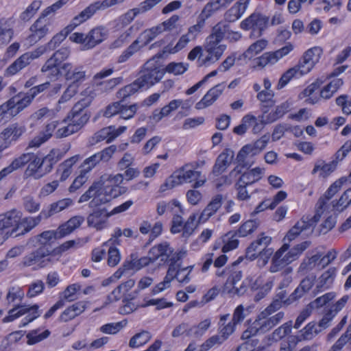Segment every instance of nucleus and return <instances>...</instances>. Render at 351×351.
Returning <instances> with one entry per match:
<instances>
[{
    "mask_svg": "<svg viewBox=\"0 0 351 351\" xmlns=\"http://www.w3.org/2000/svg\"><path fill=\"white\" fill-rule=\"evenodd\" d=\"M268 22V17L259 13H253L243 21L240 26L241 28L245 30L252 29L253 33L256 34L257 36H260L267 27Z\"/></svg>",
    "mask_w": 351,
    "mask_h": 351,
    "instance_id": "nucleus-13",
    "label": "nucleus"
},
{
    "mask_svg": "<svg viewBox=\"0 0 351 351\" xmlns=\"http://www.w3.org/2000/svg\"><path fill=\"white\" fill-rule=\"evenodd\" d=\"M225 88L223 83L218 84L210 88L203 98L196 104L195 108L198 110L206 108L212 105L221 95Z\"/></svg>",
    "mask_w": 351,
    "mask_h": 351,
    "instance_id": "nucleus-22",
    "label": "nucleus"
},
{
    "mask_svg": "<svg viewBox=\"0 0 351 351\" xmlns=\"http://www.w3.org/2000/svg\"><path fill=\"white\" fill-rule=\"evenodd\" d=\"M106 8L103 1H95L75 16V21L78 22L77 20H79V21L82 23L93 16L97 10H104Z\"/></svg>",
    "mask_w": 351,
    "mask_h": 351,
    "instance_id": "nucleus-34",
    "label": "nucleus"
},
{
    "mask_svg": "<svg viewBox=\"0 0 351 351\" xmlns=\"http://www.w3.org/2000/svg\"><path fill=\"white\" fill-rule=\"evenodd\" d=\"M237 264V263H234L231 269H229L228 277L224 285V290L228 293L241 295L246 291L247 287L243 285V282H241L242 278L241 271L234 269Z\"/></svg>",
    "mask_w": 351,
    "mask_h": 351,
    "instance_id": "nucleus-10",
    "label": "nucleus"
},
{
    "mask_svg": "<svg viewBox=\"0 0 351 351\" xmlns=\"http://www.w3.org/2000/svg\"><path fill=\"white\" fill-rule=\"evenodd\" d=\"M152 338V335L149 332L143 330L134 335L130 340L129 346L131 348H137L145 344Z\"/></svg>",
    "mask_w": 351,
    "mask_h": 351,
    "instance_id": "nucleus-56",
    "label": "nucleus"
},
{
    "mask_svg": "<svg viewBox=\"0 0 351 351\" xmlns=\"http://www.w3.org/2000/svg\"><path fill=\"white\" fill-rule=\"evenodd\" d=\"M25 129L17 123H13L8 125L0 133V141L1 140H9L16 142L20 136L25 132Z\"/></svg>",
    "mask_w": 351,
    "mask_h": 351,
    "instance_id": "nucleus-32",
    "label": "nucleus"
},
{
    "mask_svg": "<svg viewBox=\"0 0 351 351\" xmlns=\"http://www.w3.org/2000/svg\"><path fill=\"white\" fill-rule=\"evenodd\" d=\"M341 78H335L328 84L324 86L320 92V97L324 99L331 98L337 90L343 85Z\"/></svg>",
    "mask_w": 351,
    "mask_h": 351,
    "instance_id": "nucleus-41",
    "label": "nucleus"
},
{
    "mask_svg": "<svg viewBox=\"0 0 351 351\" xmlns=\"http://www.w3.org/2000/svg\"><path fill=\"white\" fill-rule=\"evenodd\" d=\"M25 314H27V315L25 317L26 321L23 324V326H25L27 323L33 321L40 315L38 313V306L37 304H34L32 306L26 305L17 306L9 311L8 315L5 317L3 320L4 322H12L14 319Z\"/></svg>",
    "mask_w": 351,
    "mask_h": 351,
    "instance_id": "nucleus-14",
    "label": "nucleus"
},
{
    "mask_svg": "<svg viewBox=\"0 0 351 351\" xmlns=\"http://www.w3.org/2000/svg\"><path fill=\"white\" fill-rule=\"evenodd\" d=\"M66 38V37L60 32L56 34L53 38L45 45L37 47L38 53L42 56L45 53L54 50Z\"/></svg>",
    "mask_w": 351,
    "mask_h": 351,
    "instance_id": "nucleus-42",
    "label": "nucleus"
},
{
    "mask_svg": "<svg viewBox=\"0 0 351 351\" xmlns=\"http://www.w3.org/2000/svg\"><path fill=\"white\" fill-rule=\"evenodd\" d=\"M236 325L231 321L223 326H219V335H215L219 338L218 341L221 344L235 331Z\"/></svg>",
    "mask_w": 351,
    "mask_h": 351,
    "instance_id": "nucleus-60",
    "label": "nucleus"
},
{
    "mask_svg": "<svg viewBox=\"0 0 351 351\" xmlns=\"http://www.w3.org/2000/svg\"><path fill=\"white\" fill-rule=\"evenodd\" d=\"M92 209V213L87 217L88 226L97 230H102L106 227L108 217L111 216L110 213H108L105 208H100V206Z\"/></svg>",
    "mask_w": 351,
    "mask_h": 351,
    "instance_id": "nucleus-16",
    "label": "nucleus"
},
{
    "mask_svg": "<svg viewBox=\"0 0 351 351\" xmlns=\"http://www.w3.org/2000/svg\"><path fill=\"white\" fill-rule=\"evenodd\" d=\"M125 126H120L116 128L114 125L104 128L95 132L88 140V144L90 146L106 140V143H109L121 135L126 130Z\"/></svg>",
    "mask_w": 351,
    "mask_h": 351,
    "instance_id": "nucleus-12",
    "label": "nucleus"
},
{
    "mask_svg": "<svg viewBox=\"0 0 351 351\" xmlns=\"http://www.w3.org/2000/svg\"><path fill=\"white\" fill-rule=\"evenodd\" d=\"M261 152L253 143L244 145L239 152L236 160L237 165L229 173L228 176H223V183L226 184H231V178L237 177L241 173L242 169H249L254 163L252 158Z\"/></svg>",
    "mask_w": 351,
    "mask_h": 351,
    "instance_id": "nucleus-5",
    "label": "nucleus"
},
{
    "mask_svg": "<svg viewBox=\"0 0 351 351\" xmlns=\"http://www.w3.org/2000/svg\"><path fill=\"white\" fill-rule=\"evenodd\" d=\"M90 116L87 113L82 114H69L66 119L69 120L70 123L79 131L88 121Z\"/></svg>",
    "mask_w": 351,
    "mask_h": 351,
    "instance_id": "nucleus-53",
    "label": "nucleus"
},
{
    "mask_svg": "<svg viewBox=\"0 0 351 351\" xmlns=\"http://www.w3.org/2000/svg\"><path fill=\"white\" fill-rule=\"evenodd\" d=\"M274 96L271 90H263L258 93L257 99L262 103V109L265 113L267 112V108L274 105Z\"/></svg>",
    "mask_w": 351,
    "mask_h": 351,
    "instance_id": "nucleus-51",
    "label": "nucleus"
},
{
    "mask_svg": "<svg viewBox=\"0 0 351 351\" xmlns=\"http://www.w3.org/2000/svg\"><path fill=\"white\" fill-rule=\"evenodd\" d=\"M186 167L187 165L182 167L169 176L165 182L161 185V191H164L182 184L184 182L190 183L193 181H195L193 185V188L202 186L204 184L205 180H199L201 172L191 169L188 170Z\"/></svg>",
    "mask_w": 351,
    "mask_h": 351,
    "instance_id": "nucleus-6",
    "label": "nucleus"
},
{
    "mask_svg": "<svg viewBox=\"0 0 351 351\" xmlns=\"http://www.w3.org/2000/svg\"><path fill=\"white\" fill-rule=\"evenodd\" d=\"M267 46V41L265 40H259L252 44L248 49L243 53L245 58L251 59L258 53L262 51Z\"/></svg>",
    "mask_w": 351,
    "mask_h": 351,
    "instance_id": "nucleus-57",
    "label": "nucleus"
},
{
    "mask_svg": "<svg viewBox=\"0 0 351 351\" xmlns=\"http://www.w3.org/2000/svg\"><path fill=\"white\" fill-rule=\"evenodd\" d=\"M261 282V279L258 278L252 285V289H258V292L254 295V300L256 302L265 298V295L271 291L273 286V282L271 281H267L259 288Z\"/></svg>",
    "mask_w": 351,
    "mask_h": 351,
    "instance_id": "nucleus-49",
    "label": "nucleus"
},
{
    "mask_svg": "<svg viewBox=\"0 0 351 351\" xmlns=\"http://www.w3.org/2000/svg\"><path fill=\"white\" fill-rule=\"evenodd\" d=\"M256 117L252 115H245L241 121V123L233 129V132L238 135L244 134L251 124L255 123Z\"/></svg>",
    "mask_w": 351,
    "mask_h": 351,
    "instance_id": "nucleus-63",
    "label": "nucleus"
},
{
    "mask_svg": "<svg viewBox=\"0 0 351 351\" xmlns=\"http://www.w3.org/2000/svg\"><path fill=\"white\" fill-rule=\"evenodd\" d=\"M52 31V21L41 13L39 18L30 26V34L27 37V40L31 45L35 44Z\"/></svg>",
    "mask_w": 351,
    "mask_h": 351,
    "instance_id": "nucleus-8",
    "label": "nucleus"
},
{
    "mask_svg": "<svg viewBox=\"0 0 351 351\" xmlns=\"http://www.w3.org/2000/svg\"><path fill=\"white\" fill-rule=\"evenodd\" d=\"M315 50L317 49H310L307 50L297 65L288 69L282 75L277 85L278 89L282 88L292 78L299 77L306 74L313 69L315 63L313 60Z\"/></svg>",
    "mask_w": 351,
    "mask_h": 351,
    "instance_id": "nucleus-4",
    "label": "nucleus"
},
{
    "mask_svg": "<svg viewBox=\"0 0 351 351\" xmlns=\"http://www.w3.org/2000/svg\"><path fill=\"white\" fill-rule=\"evenodd\" d=\"M60 233H58V229L56 230H47L42 232L38 235V242L40 243V247H45L47 248L49 253L52 254L53 248L52 243L58 239L62 238L60 236Z\"/></svg>",
    "mask_w": 351,
    "mask_h": 351,
    "instance_id": "nucleus-33",
    "label": "nucleus"
},
{
    "mask_svg": "<svg viewBox=\"0 0 351 351\" xmlns=\"http://www.w3.org/2000/svg\"><path fill=\"white\" fill-rule=\"evenodd\" d=\"M265 169L261 167H255L241 173L239 180L241 183L247 186L252 185L258 182L263 176ZM240 175V173L239 174Z\"/></svg>",
    "mask_w": 351,
    "mask_h": 351,
    "instance_id": "nucleus-29",
    "label": "nucleus"
},
{
    "mask_svg": "<svg viewBox=\"0 0 351 351\" xmlns=\"http://www.w3.org/2000/svg\"><path fill=\"white\" fill-rule=\"evenodd\" d=\"M311 244V241H305L295 245L284 254L289 248V244L285 243L273 256L269 271L271 273H276L282 269L285 265L296 261Z\"/></svg>",
    "mask_w": 351,
    "mask_h": 351,
    "instance_id": "nucleus-3",
    "label": "nucleus"
},
{
    "mask_svg": "<svg viewBox=\"0 0 351 351\" xmlns=\"http://www.w3.org/2000/svg\"><path fill=\"white\" fill-rule=\"evenodd\" d=\"M316 221L313 217L310 216H303L287 233L284 240L291 241L294 240L302 231L311 230L313 231V227Z\"/></svg>",
    "mask_w": 351,
    "mask_h": 351,
    "instance_id": "nucleus-17",
    "label": "nucleus"
},
{
    "mask_svg": "<svg viewBox=\"0 0 351 351\" xmlns=\"http://www.w3.org/2000/svg\"><path fill=\"white\" fill-rule=\"evenodd\" d=\"M141 88L137 83L136 80H134L132 83L126 85L123 88H121L117 93V97L123 103L126 102L128 97L135 94Z\"/></svg>",
    "mask_w": 351,
    "mask_h": 351,
    "instance_id": "nucleus-43",
    "label": "nucleus"
},
{
    "mask_svg": "<svg viewBox=\"0 0 351 351\" xmlns=\"http://www.w3.org/2000/svg\"><path fill=\"white\" fill-rule=\"evenodd\" d=\"M210 319H206L204 321L199 322L197 326H193L190 328L189 331L186 334V336H194L196 338L201 337L206 331L210 326Z\"/></svg>",
    "mask_w": 351,
    "mask_h": 351,
    "instance_id": "nucleus-54",
    "label": "nucleus"
},
{
    "mask_svg": "<svg viewBox=\"0 0 351 351\" xmlns=\"http://www.w3.org/2000/svg\"><path fill=\"white\" fill-rule=\"evenodd\" d=\"M271 240V237L265 236L253 241L246 249V257L250 260L255 259L258 255V252H261L263 247H267Z\"/></svg>",
    "mask_w": 351,
    "mask_h": 351,
    "instance_id": "nucleus-31",
    "label": "nucleus"
},
{
    "mask_svg": "<svg viewBox=\"0 0 351 351\" xmlns=\"http://www.w3.org/2000/svg\"><path fill=\"white\" fill-rule=\"evenodd\" d=\"M29 159L28 155H21L19 157L15 158L12 162L6 167L3 168L1 171L7 177L13 171L24 167L27 164Z\"/></svg>",
    "mask_w": 351,
    "mask_h": 351,
    "instance_id": "nucleus-46",
    "label": "nucleus"
},
{
    "mask_svg": "<svg viewBox=\"0 0 351 351\" xmlns=\"http://www.w3.org/2000/svg\"><path fill=\"white\" fill-rule=\"evenodd\" d=\"M161 1L162 0H145L141 2L139 8L131 9L124 14L123 17V22L126 23H131L138 14L149 10Z\"/></svg>",
    "mask_w": 351,
    "mask_h": 351,
    "instance_id": "nucleus-23",
    "label": "nucleus"
},
{
    "mask_svg": "<svg viewBox=\"0 0 351 351\" xmlns=\"http://www.w3.org/2000/svg\"><path fill=\"white\" fill-rule=\"evenodd\" d=\"M32 97L28 93L19 94L10 99V104H12L14 110H12V114H17L19 112L27 107L32 101Z\"/></svg>",
    "mask_w": 351,
    "mask_h": 351,
    "instance_id": "nucleus-35",
    "label": "nucleus"
},
{
    "mask_svg": "<svg viewBox=\"0 0 351 351\" xmlns=\"http://www.w3.org/2000/svg\"><path fill=\"white\" fill-rule=\"evenodd\" d=\"M238 236L236 231H230L223 237L224 245L222 247V252L226 253L237 247L239 244L238 239H235Z\"/></svg>",
    "mask_w": 351,
    "mask_h": 351,
    "instance_id": "nucleus-50",
    "label": "nucleus"
},
{
    "mask_svg": "<svg viewBox=\"0 0 351 351\" xmlns=\"http://www.w3.org/2000/svg\"><path fill=\"white\" fill-rule=\"evenodd\" d=\"M21 218V213L16 209H12L0 215V228L8 230V228H16L19 225Z\"/></svg>",
    "mask_w": 351,
    "mask_h": 351,
    "instance_id": "nucleus-24",
    "label": "nucleus"
},
{
    "mask_svg": "<svg viewBox=\"0 0 351 351\" xmlns=\"http://www.w3.org/2000/svg\"><path fill=\"white\" fill-rule=\"evenodd\" d=\"M73 204V200L71 198H64L49 205L47 208L43 209L44 219L49 217L66 209Z\"/></svg>",
    "mask_w": 351,
    "mask_h": 351,
    "instance_id": "nucleus-25",
    "label": "nucleus"
},
{
    "mask_svg": "<svg viewBox=\"0 0 351 351\" xmlns=\"http://www.w3.org/2000/svg\"><path fill=\"white\" fill-rule=\"evenodd\" d=\"M22 155H28L29 157V159L27 161L29 165L25 171V175L27 177H32L36 180L41 178L42 172L40 164V158L34 153H25Z\"/></svg>",
    "mask_w": 351,
    "mask_h": 351,
    "instance_id": "nucleus-26",
    "label": "nucleus"
},
{
    "mask_svg": "<svg viewBox=\"0 0 351 351\" xmlns=\"http://www.w3.org/2000/svg\"><path fill=\"white\" fill-rule=\"evenodd\" d=\"M337 269L335 267H330L324 272L319 278L317 289L318 291L326 289L330 287L334 282Z\"/></svg>",
    "mask_w": 351,
    "mask_h": 351,
    "instance_id": "nucleus-40",
    "label": "nucleus"
},
{
    "mask_svg": "<svg viewBox=\"0 0 351 351\" xmlns=\"http://www.w3.org/2000/svg\"><path fill=\"white\" fill-rule=\"evenodd\" d=\"M223 202V195L218 194L215 195L210 202L202 212L199 221L204 223L206 222L210 217H212L216 212L221 208Z\"/></svg>",
    "mask_w": 351,
    "mask_h": 351,
    "instance_id": "nucleus-28",
    "label": "nucleus"
},
{
    "mask_svg": "<svg viewBox=\"0 0 351 351\" xmlns=\"http://www.w3.org/2000/svg\"><path fill=\"white\" fill-rule=\"evenodd\" d=\"M88 302H77L66 308L60 316V320L66 322L83 313L86 308Z\"/></svg>",
    "mask_w": 351,
    "mask_h": 351,
    "instance_id": "nucleus-30",
    "label": "nucleus"
},
{
    "mask_svg": "<svg viewBox=\"0 0 351 351\" xmlns=\"http://www.w3.org/2000/svg\"><path fill=\"white\" fill-rule=\"evenodd\" d=\"M63 75L66 80L78 84L86 79V71L82 66H73L71 63H64L61 66Z\"/></svg>",
    "mask_w": 351,
    "mask_h": 351,
    "instance_id": "nucleus-18",
    "label": "nucleus"
},
{
    "mask_svg": "<svg viewBox=\"0 0 351 351\" xmlns=\"http://www.w3.org/2000/svg\"><path fill=\"white\" fill-rule=\"evenodd\" d=\"M40 56H41L38 53L37 49L23 53L8 66L6 70L8 75H13L16 74L17 72L29 65L33 60L36 59Z\"/></svg>",
    "mask_w": 351,
    "mask_h": 351,
    "instance_id": "nucleus-19",
    "label": "nucleus"
},
{
    "mask_svg": "<svg viewBox=\"0 0 351 351\" xmlns=\"http://www.w3.org/2000/svg\"><path fill=\"white\" fill-rule=\"evenodd\" d=\"M41 72L51 80H56L63 75L60 65L49 58L41 68Z\"/></svg>",
    "mask_w": 351,
    "mask_h": 351,
    "instance_id": "nucleus-37",
    "label": "nucleus"
},
{
    "mask_svg": "<svg viewBox=\"0 0 351 351\" xmlns=\"http://www.w3.org/2000/svg\"><path fill=\"white\" fill-rule=\"evenodd\" d=\"M292 321H289L276 329L271 335V339L274 341H279L291 332Z\"/></svg>",
    "mask_w": 351,
    "mask_h": 351,
    "instance_id": "nucleus-59",
    "label": "nucleus"
},
{
    "mask_svg": "<svg viewBox=\"0 0 351 351\" xmlns=\"http://www.w3.org/2000/svg\"><path fill=\"white\" fill-rule=\"evenodd\" d=\"M84 221V218L82 216L73 217L65 223L58 227V233H60V236L64 237L71 233L75 229L80 227Z\"/></svg>",
    "mask_w": 351,
    "mask_h": 351,
    "instance_id": "nucleus-38",
    "label": "nucleus"
},
{
    "mask_svg": "<svg viewBox=\"0 0 351 351\" xmlns=\"http://www.w3.org/2000/svg\"><path fill=\"white\" fill-rule=\"evenodd\" d=\"M191 40H193L190 38L186 34H184L180 37L176 45L173 48L167 46L161 52L158 53L156 56L158 58H162L164 54L175 53L185 47Z\"/></svg>",
    "mask_w": 351,
    "mask_h": 351,
    "instance_id": "nucleus-44",
    "label": "nucleus"
},
{
    "mask_svg": "<svg viewBox=\"0 0 351 351\" xmlns=\"http://www.w3.org/2000/svg\"><path fill=\"white\" fill-rule=\"evenodd\" d=\"M348 299L349 296L348 295H343L335 304L330 306V308L324 314L322 319L317 324L318 329L320 330V332L330 326V323L332 319L345 306Z\"/></svg>",
    "mask_w": 351,
    "mask_h": 351,
    "instance_id": "nucleus-15",
    "label": "nucleus"
},
{
    "mask_svg": "<svg viewBox=\"0 0 351 351\" xmlns=\"http://www.w3.org/2000/svg\"><path fill=\"white\" fill-rule=\"evenodd\" d=\"M78 160V156H74L64 160L59 166L58 171H61L60 181L66 180L72 173V167Z\"/></svg>",
    "mask_w": 351,
    "mask_h": 351,
    "instance_id": "nucleus-45",
    "label": "nucleus"
},
{
    "mask_svg": "<svg viewBox=\"0 0 351 351\" xmlns=\"http://www.w3.org/2000/svg\"><path fill=\"white\" fill-rule=\"evenodd\" d=\"M250 0H239L231 7L224 15L225 19L230 22L238 20L245 12Z\"/></svg>",
    "mask_w": 351,
    "mask_h": 351,
    "instance_id": "nucleus-27",
    "label": "nucleus"
},
{
    "mask_svg": "<svg viewBox=\"0 0 351 351\" xmlns=\"http://www.w3.org/2000/svg\"><path fill=\"white\" fill-rule=\"evenodd\" d=\"M228 25L221 23L215 25L212 33L206 38L204 45L207 56L204 60V63H214L217 62L226 49V45L220 44L228 32Z\"/></svg>",
    "mask_w": 351,
    "mask_h": 351,
    "instance_id": "nucleus-2",
    "label": "nucleus"
},
{
    "mask_svg": "<svg viewBox=\"0 0 351 351\" xmlns=\"http://www.w3.org/2000/svg\"><path fill=\"white\" fill-rule=\"evenodd\" d=\"M290 107V104L288 101L282 103L276 108V110L274 112H271L267 115L266 123H272L280 119L285 113L289 111Z\"/></svg>",
    "mask_w": 351,
    "mask_h": 351,
    "instance_id": "nucleus-52",
    "label": "nucleus"
},
{
    "mask_svg": "<svg viewBox=\"0 0 351 351\" xmlns=\"http://www.w3.org/2000/svg\"><path fill=\"white\" fill-rule=\"evenodd\" d=\"M123 180V176L121 173L115 176L104 174L81 195L78 202H87L93 198L88 204L89 208H95L101 206L127 191L126 187L120 186Z\"/></svg>",
    "mask_w": 351,
    "mask_h": 351,
    "instance_id": "nucleus-1",
    "label": "nucleus"
},
{
    "mask_svg": "<svg viewBox=\"0 0 351 351\" xmlns=\"http://www.w3.org/2000/svg\"><path fill=\"white\" fill-rule=\"evenodd\" d=\"M337 161L332 160L329 163H326L324 160H317L312 170L311 173L315 174L317 171H320L319 176L322 178H326L332 173L337 168Z\"/></svg>",
    "mask_w": 351,
    "mask_h": 351,
    "instance_id": "nucleus-39",
    "label": "nucleus"
},
{
    "mask_svg": "<svg viewBox=\"0 0 351 351\" xmlns=\"http://www.w3.org/2000/svg\"><path fill=\"white\" fill-rule=\"evenodd\" d=\"M335 296L336 294L335 292L326 293L311 302L308 306L311 309L319 308L326 305L329 302L332 301L335 298Z\"/></svg>",
    "mask_w": 351,
    "mask_h": 351,
    "instance_id": "nucleus-61",
    "label": "nucleus"
},
{
    "mask_svg": "<svg viewBox=\"0 0 351 351\" xmlns=\"http://www.w3.org/2000/svg\"><path fill=\"white\" fill-rule=\"evenodd\" d=\"M271 315L263 311L257 316V319L260 322L262 333L263 334L278 325L284 318L285 313L282 311H280L274 315L271 316Z\"/></svg>",
    "mask_w": 351,
    "mask_h": 351,
    "instance_id": "nucleus-20",
    "label": "nucleus"
},
{
    "mask_svg": "<svg viewBox=\"0 0 351 351\" xmlns=\"http://www.w3.org/2000/svg\"><path fill=\"white\" fill-rule=\"evenodd\" d=\"M42 219H44L43 210L36 217H25L23 219H21L19 225H18L16 228L12 229L10 235L13 236V234H15L14 237H16L27 233L36 227L40 222Z\"/></svg>",
    "mask_w": 351,
    "mask_h": 351,
    "instance_id": "nucleus-21",
    "label": "nucleus"
},
{
    "mask_svg": "<svg viewBox=\"0 0 351 351\" xmlns=\"http://www.w3.org/2000/svg\"><path fill=\"white\" fill-rule=\"evenodd\" d=\"M300 332L303 340H311L320 332V330L318 329L315 322H311L301 330Z\"/></svg>",
    "mask_w": 351,
    "mask_h": 351,
    "instance_id": "nucleus-62",
    "label": "nucleus"
},
{
    "mask_svg": "<svg viewBox=\"0 0 351 351\" xmlns=\"http://www.w3.org/2000/svg\"><path fill=\"white\" fill-rule=\"evenodd\" d=\"M55 155L56 153L54 151L51 150L50 153L43 158H40L42 177L51 172L53 165L58 162V159H56Z\"/></svg>",
    "mask_w": 351,
    "mask_h": 351,
    "instance_id": "nucleus-47",
    "label": "nucleus"
},
{
    "mask_svg": "<svg viewBox=\"0 0 351 351\" xmlns=\"http://www.w3.org/2000/svg\"><path fill=\"white\" fill-rule=\"evenodd\" d=\"M50 335V332L48 330L39 332L38 330H32L26 336L27 339V343L29 345H33L47 338Z\"/></svg>",
    "mask_w": 351,
    "mask_h": 351,
    "instance_id": "nucleus-64",
    "label": "nucleus"
},
{
    "mask_svg": "<svg viewBox=\"0 0 351 351\" xmlns=\"http://www.w3.org/2000/svg\"><path fill=\"white\" fill-rule=\"evenodd\" d=\"M107 36V31L101 27L91 29L88 34L75 32L70 36V40L83 45V49L88 50L103 42Z\"/></svg>",
    "mask_w": 351,
    "mask_h": 351,
    "instance_id": "nucleus-7",
    "label": "nucleus"
},
{
    "mask_svg": "<svg viewBox=\"0 0 351 351\" xmlns=\"http://www.w3.org/2000/svg\"><path fill=\"white\" fill-rule=\"evenodd\" d=\"M332 207L337 211L341 212L351 204V188L343 192L338 201H333Z\"/></svg>",
    "mask_w": 351,
    "mask_h": 351,
    "instance_id": "nucleus-55",
    "label": "nucleus"
},
{
    "mask_svg": "<svg viewBox=\"0 0 351 351\" xmlns=\"http://www.w3.org/2000/svg\"><path fill=\"white\" fill-rule=\"evenodd\" d=\"M51 254L45 247H39L25 255L21 265L23 267L34 266L35 269L45 267L51 262V258L49 257Z\"/></svg>",
    "mask_w": 351,
    "mask_h": 351,
    "instance_id": "nucleus-9",
    "label": "nucleus"
},
{
    "mask_svg": "<svg viewBox=\"0 0 351 351\" xmlns=\"http://www.w3.org/2000/svg\"><path fill=\"white\" fill-rule=\"evenodd\" d=\"M149 62L144 65V69L141 71L140 76L136 80L141 88L152 86L158 82L163 77L165 71L159 67L148 66Z\"/></svg>",
    "mask_w": 351,
    "mask_h": 351,
    "instance_id": "nucleus-11",
    "label": "nucleus"
},
{
    "mask_svg": "<svg viewBox=\"0 0 351 351\" xmlns=\"http://www.w3.org/2000/svg\"><path fill=\"white\" fill-rule=\"evenodd\" d=\"M259 226L256 219L247 220L244 222L236 232L239 237H245L252 233Z\"/></svg>",
    "mask_w": 351,
    "mask_h": 351,
    "instance_id": "nucleus-58",
    "label": "nucleus"
},
{
    "mask_svg": "<svg viewBox=\"0 0 351 351\" xmlns=\"http://www.w3.org/2000/svg\"><path fill=\"white\" fill-rule=\"evenodd\" d=\"M181 274L182 273L179 269V265L171 263L164 280H166V282H169V284L173 279H176L179 282L182 284L189 283L191 280V277H189V274H186L183 278L181 276Z\"/></svg>",
    "mask_w": 351,
    "mask_h": 351,
    "instance_id": "nucleus-36",
    "label": "nucleus"
},
{
    "mask_svg": "<svg viewBox=\"0 0 351 351\" xmlns=\"http://www.w3.org/2000/svg\"><path fill=\"white\" fill-rule=\"evenodd\" d=\"M221 3L222 2L219 0H210L204 7L198 17L206 22L207 19L211 16L215 12L217 11L222 7Z\"/></svg>",
    "mask_w": 351,
    "mask_h": 351,
    "instance_id": "nucleus-48",
    "label": "nucleus"
}]
</instances>
